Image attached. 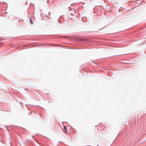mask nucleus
I'll use <instances>...</instances> for the list:
<instances>
[{
  "instance_id": "nucleus-1",
  "label": "nucleus",
  "mask_w": 146,
  "mask_h": 146,
  "mask_svg": "<svg viewBox=\"0 0 146 146\" xmlns=\"http://www.w3.org/2000/svg\"><path fill=\"white\" fill-rule=\"evenodd\" d=\"M64 129L65 130H66V128L65 126H64Z\"/></svg>"
},
{
  "instance_id": "nucleus-2",
  "label": "nucleus",
  "mask_w": 146,
  "mask_h": 146,
  "mask_svg": "<svg viewBox=\"0 0 146 146\" xmlns=\"http://www.w3.org/2000/svg\"><path fill=\"white\" fill-rule=\"evenodd\" d=\"M30 20H31V23H32V20L31 19V18H30Z\"/></svg>"
}]
</instances>
